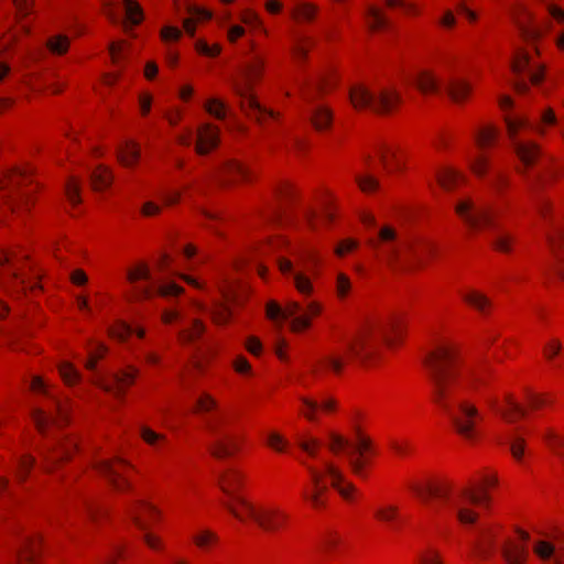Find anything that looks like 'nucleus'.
I'll return each instance as SVG.
<instances>
[{"label": "nucleus", "mask_w": 564, "mask_h": 564, "mask_svg": "<svg viewBox=\"0 0 564 564\" xmlns=\"http://www.w3.org/2000/svg\"><path fill=\"white\" fill-rule=\"evenodd\" d=\"M329 449L335 454L347 449V459L351 470L357 476H364L366 459L364 453L370 448V441L367 437L359 436L357 444H351L347 438L336 433L329 434Z\"/></svg>", "instance_id": "obj_14"}, {"label": "nucleus", "mask_w": 564, "mask_h": 564, "mask_svg": "<svg viewBox=\"0 0 564 564\" xmlns=\"http://www.w3.org/2000/svg\"><path fill=\"white\" fill-rule=\"evenodd\" d=\"M402 333V319L392 317L386 325L369 323L362 326L346 343L345 352H332L322 357L313 367L317 373L319 369L340 373L346 360L356 359L365 364L375 352L377 337H382L391 344V336L398 337Z\"/></svg>", "instance_id": "obj_2"}, {"label": "nucleus", "mask_w": 564, "mask_h": 564, "mask_svg": "<svg viewBox=\"0 0 564 564\" xmlns=\"http://www.w3.org/2000/svg\"><path fill=\"white\" fill-rule=\"evenodd\" d=\"M53 410L44 411L41 409L33 410L32 416L37 430L45 434L51 425H58L66 420V410L59 401H53Z\"/></svg>", "instance_id": "obj_21"}, {"label": "nucleus", "mask_w": 564, "mask_h": 564, "mask_svg": "<svg viewBox=\"0 0 564 564\" xmlns=\"http://www.w3.org/2000/svg\"><path fill=\"white\" fill-rule=\"evenodd\" d=\"M128 281L133 284V291L139 299H148L154 294L163 297L177 296L183 289L175 283L161 284L153 281L149 268L140 264L128 271Z\"/></svg>", "instance_id": "obj_12"}, {"label": "nucleus", "mask_w": 564, "mask_h": 564, "mask_svg": "<svg viewBox=\"0 0 564 564\" xmlns=\"http://www.w3.org/2000/svg\"><path fill=\"white\" fill-rule=\"evenodd\" d=\"M315 13L316 8L310 3H299L291 11V15L299 21H311Z\"/></svg>", "instance_id": "obj_48"}, {"label": "nucleus", "mask_w": 564, "mask_h": 564, "mask_svg": "<svg viewBox=\"0 0 564 564\" xmlns=\"http://www.w3.org/2000/svg\"><path fill=\"white\" fill-rule=\"evenodd\" d=\"M106 347L101 344H98L96 349L90 351L89 359L86 362V368L89 370H94L96 368L97 360L102 358L106 354Z\"/></svg>", "instance_id": "obj_64"}, {"label": "nucleus", "mask_w": 564, "mask_h": 564, "mask_svg": "<svg viewBox=\"0 0 564 564\" xmlns=\"http://www.w3.org/2000/svg\"><path fill=\"white\" fill-rule=\"evenodd\" d=\"M506 124L512 148L519 160L525 166L533 165L541 155V150L536 143L522 138V132L533 129L530 120L523 116L507 117Z\"/></svg>", "instance_id": "obj_11"}, {"label": "nucleus", "mask_w": 564, "mask_h": 564, "mask_svg": "<svg viewBox=\"0 0 564 564\" xmlns=\"http://www.w3.org/2000/svg\"><path fill=\"white\" fill-rule=\"evenodd\" d=\"M264 58L251 53L245 63L242 78L232 84L235 93L240 98L241 109L251 118L262 123L267 118H276L278 113L261 106L252 94V84L261 77Z\"/></svg>", "instance_id": "obj_7"}, {"label": "nucleus", "mask_w": 564, "mask_h": 564, "mask_svg": "<svg viewBox=\"0 0 564 564\" xmlns=\"http://www.w3.org/2000/svg\"><path fill=\"white\" fill-rule=\"evenodd\" d=\"M40 544V539L36 535L22 536L19 546L15 549V556L19 564H31L36 556V549Z\"/></svg>", "instance_id": "obj_28"}, {"label": "nucleus", "mask_w": 564, "mask_h": 564, "mask_svg": "<svg viewBox=\"0 0 564 564\" xmlns=\"http://www.w3.org/2000/svg\"><path fill=\"white\" fill-rule=\"evenodd\" d=\"M351 289V282L347 275L339 273L336 279V292L338 297L344 299Z\"/></svg>", "instance_id": "obj_61"}, {"label": "nucleus", "mask_w": 564, "mask_h": 564, "mask_svg": "<svg viewBox=\"0 0 564 564\" xmlns=\"http://www.w3.org/2000/svg\"><path fill=\"white\" fill-rule=\"evenodd\" d=\"M369 245L372 249L382 252L390 262H401L400 259V246L397 239V231L384 226L379 230L378 239H370ZM404 269L409 265L406 263H400Z\"/></svg>", "instance_id": "obj_17"}, {"label": "nucleus", "mask_w": 564, "mask_h": 564, "mask_svg": "<svg viewBox=\"0 0 564 564\" xmlns=\"http://www.w3.org/2000/svg\"><path fill=\"white\" fill-rule=\"evenodd\" d=\"M413 84L423 93H438L441 90V84L438 78L427 70H422L413 79Z\"/></svg>", "instance_id": "obj_35"}, {"label": "nucleus", "mask_w": 564, "mask_h": 564, "mask_svg": "<svg viewBox=\"0 0 564 564\" xmlns=\"http://www.w3.org/2000/svg\"><path fill=\"white\" fill-rule=\"evenodd\" d=\"M435 403L452 419L456 431L467 440L477 435L482 415L475 404L460 399L457 356L453 347L440 346L424 358Z\"/></svg>", "instance_id": "obj_1"}, {"label": "nucleus", "mask_w": 564, "mask_h": 564, "mask_svg": "<svg viewBox=\"0 0 564 564\" xmlns=\"http://www.w3.org/2000/svg\"><path fill=\"white\" fill-rule=\"evenodd\" d=\"M378 154L381 163L388 172L397 170L401 165L399 159L397 158V153L389 147L380 148Z\"/></svg>", "instance_id": "obj_46"}, {"label": "nucleus", "mask_w": 564, "mask_h": 564, "mask_svg": "<svg viewBox=\"0 0 564 564\" xmlns=\"http://www.w3.org/2000/svg\"><path fill=\"white\" fill-rule=\"evenodd\" d=\"M297 444L299 447L311 457H316L317 449L321 446V442L314 437L300 438Z\"/></svg>", "instance_id": "obj_58"}, {"label": "nucleus", "mask_w": 564, "mask_h": 564, "mask_svg": "<svg viewBox=\"0 0 564 564\" xmlns=\"http://www.w3.org/2000/svg\"><path fill=\"white\" fill-rule=\"evenodd\" d=\"M547 240L556 259L555 274L564 281V261L556 250L557 246L564 242V232L560 228H555L553 232H547Z\"/></svg>", "instance_id": "obj_34"}, {"label": "nucleus", "mask_w": 564, "mask_h": 564, "mask_svg": "<svg viewBox=\"0 0 564 564\" xmlns=\"http://www.w3.org/2000/svg\"><path fill=\"white\" fill-rule=\"evenodd\" d=\"M514 23L521 37L528 43H535L550 30L551 26L550 21L539 23L535 21L534 17L527 11L523 12V15L516 17Z\"/></svg>", "instance_id": "obj_19"}, {"label": "nucleus", "mask_w": 564, "mask_h": 564, "mask_svg": "<svg viewBox=\"0 0 564 564\" xmlns=\"http://www.w3.org/2000/svg\"><path fill=\"white\" fill-rule=\"evenodd\" d=\"M487 403L507 423H513L518 416L525 415V410L510 394L505 397L502 403L497 398H489Z\"/></svg>", "instance_id": "obj_22"}, {"label": "nucleus", "mask_w": 564, "mask_h": 564, "mask_svg": "<svg viewBox=\"0 0 564 564\" xmlns=\"http://www.w3.org/2000/svg\"><path fill=\"white\" fill-rule=\"evenodd\" d=\"M96 468L104 477L109 480L115 489L123 490L128 488V479L126 473L131 467L123 459H102L96 464Z\"/></svg>", "instance_id": "obj_18"}, {"label": "nucleus", "mask_w": 564, "mask_h": 564, "mask_svg": "<svg viewBox=\"0 0 564 564\" xmlns=\"http://www.w3.org/2000/svg\"><path fill=\"white\" fill-rule=\"evenodd\" d=\"M475 139L479 148L489 147L497 139V130L494 127L482 128L476 133Z\"/></svg>", "instance_id": "obj_51"}, {"label": "nucleus", "mask_w": 564, "mask_h": 564, "mask_svg": "<svg viewBox=\"0 0 564 564\" xmlns=\"http://www.w3.org/2000/svg\"><path fill=\"white\" fill-rule=\"evenodd\" d=\"M138 375V369L130 366L121 372L113 373L110 383H102V388L112 393L116 398H121L123 394V387L131 386Z\"/></svg>", "instance_id": "obj_27"}, {"label": "nucleus", "mask_w": 564, "mask_h": 564, "mask_svg": "<svg viewBox=\"0 0 564 564\" xmlns=\"http://www.w3.org/2000/svg\"><path fill=\"white\" fill-rule=\"evenodd\" d=\"M512 70L517 76L514 88L520 93L525 91L528 88L525 75L528 76L529 82L533 85L540 84L543 79L542 66L535 64L531 59L530 55L524 51L517 54L512 63Z\"/></svg>", "instance_id": "obj_15"}, {"label": "nucleus", "mask_w": 564, "mask_h": 564, "mask_svg": "<svg viewBox=\"0 0 564 564\" xmlns=\"http://www.w3.org/2000/svg\"><path fill=\"white\" fill-rule=\"evenodd\" d=\"M219 291L223 295L224 302L217 303L210 311L214 319L219 323H226L229 321L231 311L229 302L236 301V281L229 278H225L219 284Z\"/></svg>", "instance_id": "obj_20"}, {"label": "nucleus", "mask_w": 564, "mask_h": 564, "mask_svg": "<svg viewBox=\"0 0 564 564\" xmlns=\"http://www.w3.org/2000/svg\"><path fill=\"white\" fill-rule=\"evenodd\" d=\"M0 284L3 286L14 283L25 288L29 284L31 289L37 286L41 276L37 271H34L32 280L28 281L22 269L13 261V256L6 251H0Z\"/></svg>", "instance_id": "obj_16"}, {"label": "nucleus", "mask_w": 564, "mask_h": 564, "mask_svg": "<svg viewBox=\"0 0 564 564\" xmlns=\"http://www.w3.org/2000/svg\"><path fill=\"white\" fill-rule=\"evenodd\" d=\"M312 41L305 36L302 35H294V44L292 46V54L294 59L297 63H301L305 59L308 46L311 45Z\"/></svg>", "instance_id": "obj_47"}, {"label": "nucleus", "mask_w": 564, "mask_h": 564, "mask_svg": "<svg viewBox=\"0 0 564 564\" xmlns=\"http://www.w3.org/2000/svg\"><path fill=\"white\" fill-rule=\"evenodd\" d=\"M367 18L369 22V26L372 30H380L388 26L389 22L384 14L375 7H369L367 10Z\"/></svg>", "instance_id": "obj_49"}, {"label": "nucleus", "mask_w": 564, "mask_h": 564, "mask_svg": "<svg viewBox=\"0 0 564 564\" xmlns=\"http://www.w3.org/2000/svg\"><path fill=\"white\" fill-rule=\"evenodd\" d=\"M349 99L356 109H368L379 115L391 112L401 102V96L397 90L388 88L372 90L364 84L350 87Z\"/></svg>", "instance_id": "obj_9"}, {"label": "nucleus", "mask_w": 564, "mask_h": 564, "mask_svg": "<svg viewBox=\"0 0 564 564\" xmlns=\"http://www.w3.org/2000/svg\"><path fill=\"white\" fill-rule=\"evenodd\" d=\"M311 477V489L303 491V497L307 499L316 509L323 508L326 505V496L328 494L329 485L338 490V492L348 499L354 491V486L345 484L341 471L332 463L325 462L323 469H317L306 463H303Z\"/></svg>", "instance_id": "obj_8"}, {"label": "nucleus", "mask_w": 564, "mask_h": 564, "mask_svg": "<svg viewBox=\"0 0 564 564\" xmlns=\"http://www.w3.org/2000/svg\"><path fill=\"white\" fill-rule=\"evenodd\" d=\"M421 564H443L441 553L429 546L420 554Z\"/></svg>", "instance_id": "obj_59"}, {"label": "nucleus", "mask_w": 564, "mask_h": 564, "mask_svg": "<svg viewBox=\"0 0 564 564\" xmlns=\"http://www.w3.org/2000/svg\"><path fill=\"white\" fill-rule=\"evenodd\" d=\"M319 303L311 301L305 306L295 301H290L284 307L276 303H269L267 315L270 319H290L291 329L302 332L311 326V317L321 313Z\"/></svg>", "instance_id": "obj_10"}, {"label": "nucleus", "mask_w": 564, "mask_h": 564, "mask_svg": "<svg viewBox=\"0 0 564 564\" xmlns=\"http://www.w3.org/2000/svg\"><path fill=\"white\" fill-rule=\"evenodd\" d=\"M204 329L205 327L199 321L193 319L191 325L180 333V338L185 343L193 341L204 333Z\"/></svg>", "instance_id": "obj_50"}, {"label": "nucleus", "mask_w": 564, "mask_h": 564, "mask_svg": "<svg viewBox=\"0 0 564 564\" xmlns=\"http://www.w3.org/2000/svg\"><path fill=\"white\" fill-rule=\"evenodd\" d=\"M456 213L470 227L486 229L490 245L497 251H511L513 237L497 221L500 212L487 204H476L471 199L457 203Z\"/></svg>", "instance_id": "obj_6"}, {"label": "nucleus", "mask_w": 564, "mask_h": 564, "mask_svg": "<svg viewBox=\"0 0 564 564\" xmlns=\"http://www.w3.org/2000/svg\"><path fill=\"white\" fill-rule=\"evenodd\" d=\"M205 109L216 119H224L226 117V105L217 98L208 99L205 104Z\"/></svg>", "instance_id": "obj_55"}, {"label": "nucleus", "mask_w": 564, "mask_h": 564, "mask_svg": "<svg viewBox=\"0 0 564 564\" xmlns=\"http://www.w3.org/2000/svg\"><path fill=\"white\" fill-rule=\"evenodd\" d=\"M59 373L67 384H75L80 379L79 372L69 362L59 365Z\"/></svg>", "instance_id": "obj_56"}, {"label": "nucleus", "mask_w": 564, "mask_h": 564, "mask_svg": "<svg viewBox=\"0 0 564 564\" xmlns=\"http://www.w3.org/2000/svg\"><path fill=\"white\" fill-rule=\"evenodd\" d=\"M310 120L316 130L322 131L330 126L333 115L327 107L317 105L312 108Z\"/></svg>", "instance_id": "obj_36"}, {"label": "nucleus", "mask_w": 564, "mask_h": 564, "mask_svg": "<svg viewBox=\"0 0 564 564\" xmlns=\"http://www.w3.org/2000/svg\"><path fill=\"white\" fill-rule=\"evenodd\" d=\"M123 9L126 19L133 25L139 24L143 19V11L135 0H124Z\"/></svg>", "instance_id": "obj_45"}, {"label": "nucleus", "mask_w": 564, "mask_h": 564, "mask_svg": "<svg viewBox=\"0 0 564 564\" xmlns=\"http://www.w3.org/2000/svg\"><path fill=\"white\" fill-rule=\"evenodd\" d=\"M140 158V148L133 141H127L118 150V160L124 166H132Z\"/></svg>", "instance_id": "obj_37"}, {"label": "nucleus", "mask_w": 564, "mask_h": 564, "mask_svg": "<svg viewBox=\"0 0 564 564\" xmlns=\"http://www.w3.org/2000/svg\"><path fill=\"white\" fill-rule=\"evenodd\" d=\"M46 47L52 54L63 55L69 47V37L64 34H56L47 39Z\"/></svg>", "instance_id": "obj_43"}, {"label": "nucleus", "mask_w": 564, "mask_h": 564, "mask_svg": "<svg viewBox=\"0 0 564 564\" xmlns=\"http://www.w3.org/2000/svg\"><path fill=\"white\" fill-rule=\"evenodd\" d=\"M445 93L454 102H463L469 95L471 87L464 79L451 77L444 87Z\"/></svg>", "instance_id": "obj_29"}, {"label": "nucleus", "mask_w": 564, "mask_h": 564, "mask_svg": "<svg viewBox=\"0 0 564 564\" xmlns=\"http://www.w3.org/2000/svg\"><path fill=\"white\" fill-rule=\"evenodd\" d=\"M544 438L549 447L564 462V438L560 437L553 431H547Z\"/></svg>", "instance_id": "obj_52"}, {"label": "nucleus", "mask_w": 564, "mask_h": 564, "mask_svg": "<svg viewBox=\"0 0 564 564\" xmlns=\"http://www.w3.org/2000/svg\"><path fill=\"white\" fill-rule=\"evenodd\" d=\"M305 410L302 411L303 415L308 420H315V412L321 409L322 411L329 413L336 409V400L332 397H324L319 401L311 399H302Z\"/></svg>", "instance_id": "obj_30"}, {"label": "nucleus", "mask_w": 564, "mask_h": 564, "mask_svg": "<svg viewBox=\"0 0 564 564\" xmlns=\"http://www.w3.org/2000/svg\"><path fill=\"white\" fill-rule=\"evenodd\" d=\"M30 171L24 170H14L8 177L4 180L0 178V189H3L7 186H12L14 188H20L22 183L30 177Z\"/></svg>", "instance_id": "obj_44"}, {"label": "nucleus", "mask_w": 564, "mask_h": 564, "mask_svg": "<svg viewBox=\"0 0 564 564\" xmlns=\"http://www.w3.org/2000/svg\"><path fill=\"white\" fill-rule=\"evenodd\" d=\"M501 444H506L509 447L510 453L518 462H521L525 451V440L519 433V429L511 431L508 435L501 440Z\"/></svg>", "instance_id": "obj_33"}, {"label": "nucleus", "mask_w": 564, "mask_h": 564, "mask_svg": "<svg viewBox=\"0 0 564 564\" xmlns=\"http://www.w3.org/2000/svg\"><path fill=\"white\" fill-rule=\"evenodd\" d=\"M91 186L96 191H101L110 186L112 182L111 172L104 165H99L90 174Z\"/></svg>", "instance_id": "obj_38"}, {"label": "nucleus", "mask_w": 564, "mask_h": 564, "mask_svg": "<svg viewBox=\"0 0 564 564\" xmlns=\"http://www.w3.org/2000/svg\"><path fill=\"white\" fill-rule=\"evenodd\" d=\"M356 182L358 183L360 189L365 193H370L379 188L378 180L371 175L357 176Z\"/></svg>", "instance_id": "obj_60"}, {"label": "nucleus", "mask_w": 564, "mask_h": 564, "mask_svg": "<svg viewBox=\"0 0 564 564\" xmlns=\"http://www.w3.org/2000/svg\"><path fill=\"white\" fill-rule=\"evenodd\" d=\"M533 552L542 561L554 560L555 564H564V549L560 552H555V546L546 540H536L533 543Z\"/></svg>", "instance_id": "obj_31"}, {"label": "nucleus", "mask_w": 564, "mask_h": 564, "mask_svg": "<svg viewBox=\"0 0 564 564\" xmlns=\"http://www.w3.org/2000/svg\"><path fill=\"white\" fill-rule=\"evenodd\" d=\"M219 144V129L210 123L202 124L197 130L195 150L198 154L205 155Z\"/></svg>", "instance_id": "obj_24"}, {"label": "nucleus", "mask_w": 564, "mask_h": 564, "mask_svg": "<svg viewBox=\"0 0 564 564\" xmlns=\"http://www.w3.org/2000/svg\"><path fill=\"white\" fill-rule=\"evenodd\" d=\"M140 436L148 445L158 452L162 451L167 443L164 434L156 433L145 425L140 427Z\"/></svg>", "instance_id": "obj_39"}, {"label": "nucleus", "mask_w": 564, "mask_h": 564, "mask_svg": "<svg viewBox=\"0 0 564 564\" xmlns=\"http://www.w3.org/2000/svg\"><path fill=\"white\" fill-rule=\"evenodd\" d=\"M470 165L478 176H484L488 171V160L484 155H477L470 159Z\"/></svg>", "instance_id": "obj_63"}, {"label": "nucleus", "mask_w": 564, "mask_h": 564, "mask_svg": "<svg viewBox=\"0 0 564 564\" xmlns=\"http://www.w3.org/2000/svg\"><path fill=\"white\" fill-rule=\"evenodd\" d=\"M463 299L482 314H486L491 305L487 296L476 291L463 294Z\"/></svg>", "instance_id": "obj_40"}, {"label": "nucleus", "mask_w": 564, "mask_h": 564, "mask_svg": "<svg viewBox=\"0 0 564 564\" xmlns=\"http://www.w3.org/2000/svg\"><path fill=\"white\" fill-rule=\"evenodd\" d=\"M219 484L223 491L230 497L231 502H226L225 507L238 520L246 521L252 519L261 529L265 531L278 530L286 519V516L278 509L257 508L243 497L235 494V488L240 484V475L236 470H228L219 477Z\"/></svg>", "instance_id": "obj_5"}, {"label": "nucleus", "mask_w": 564, "mask_h": 564, "mask_svg": "<svg viewBox=\"0 0 564 564\" xmlns=\"http://www.w3.org/2000/svg\"><path fill=\"white\" fill-rule=\"evenodd\" d=\"M128 513L139 529L145 530L147 524L143 517H154L158 513V511L152 505L143 501H138L135 502L134 506L129 508Z\"/></svg>", "instance_id": "obj_32"}, {"label": "nucleus", "mask_w": 564, "mask_h": 564, "mask_svg": "<svg viewBox=\"0 0 564 564\" xmlns=\"http://www.w3.org/2000/svg\"><path fill=\"white\" fill-rule=\"evenodd\" d=\"M236 176L248 181L250 178V171L232 159L224 161L215 172V177L223 186L230 184Z\"/></svg>", "instance_id": "obj_23"}, {"label": "nucleus", "mask_w": 564, "mask_h": 564, "mask_svg": "<svg viewBox=\"0 0 564 564\" xmlns=\"http://www.w3.org/2000/svg\"><path fill=\"white\" fill-rule=\"evenodd\" d=\"M460 178L462 176L456 171L448 167L436 171V180L445 189H452Z\"/></svg>", "instance_id": "obj_41"}, {"label": "nucleus", "mask_w": 564, "mask_h": 564, "mask_svg": "<svg viewBox=\"0 0 564 564\" xmlns=\"http://www.w3.org/2000/svg\"><path fill=\"white\" fill-rule=\"evenodd\" d=\"M497 484V478L494 476H486L482 479V486L479 489L465 487L455 490L451 484L443 482L431 485L426 488L414 487V491L422 498L424 502H429L430 498L441 500L445 506L452 509L460 523L474 524L477 520V513L466 508V503L484 505L489 502L488 487H494Z\"/></svg>", "instance_id": "obj_4"}, {"label": "nucleus", "mask_w": 564, "mask_h": 564, "mask_svg": "<svg viewBox=\"0 0 564 564\" xmlns=\"http://www.w3.org/2000/svg\"><path fill=\"white\" fill-rule=\"evenodd\" d=\"M76 447V443L70 440L59 438L50 444L43 452L46 468H51L58 462L67 458L70 452Z\"/></svg>", "instance_id": "obj_25"}, {"label": "nucleus", "mask_w": 564, "mask_h": 564, "mask_svg": "<svg viewBox=\"0 0 564 564\" xmlns=\"http://www.w3.org/2000/svg\"><path fill=\"white\" fill-rule=\"evenodd\" d=\"M193 540L198 547L207 549L217 543L218 538L212 531L204 530L194 535Z\"/></svg>", "instance_id": "obj_57"}, {"label": "nucleus", "mask_w": 564, "mask_h": 564, "mask_svg": "<svg viewBox=\"0 0 564 564\" xmlns=\"http://www.w3.org/2000/svg\"><path fill=\"white\" fill-rule=\"evenodd\" d=\"M376 517L387 523H395L399 521V509L395 506H386L376 510Z\"/></svg>", "instance_id": "obj_54"}, {"label": "nucleus", "mask_w": 564, "mask_h": 564, "mask_svg": "<svg viewBox=\"0 0 564 564\" xmlns=\"http://www.w3.org/2000/svg\"><path fill=\"white\" fill-rule=\"evenodd\" d=\"M66 196L73 205H77L80 202L79 198V183L75 178H70L66 184Z\"/></svg>", "instance_id": "obj_62"}, {"label": "nucleus", "mask_w": 564, "mask_h": 564, "mask_svg": "<svg viewBox=\"0 0 564 564\" xmlns=\"http://www.w3.org/2000/svg\"><path fill=\"white\" fill-rule=\"evenodd\" d=\"M206 424L213 437L208 448L214 457H229L239 451L241 438L224 426L223 417L209 419Z\"/></svg>", "instance_id": "obj_13"}, {"label": "nucleus", "mask_w": 564, "mask_h": 564, "mask_svg": "<svg viewBox=\"0 0 564 564\" xmlns=\"http://www.w3.org/2000/svg\"><path fill=\"white\" fill-rule=\"evenodd\" d=\"M279 268L283 274L292 276L296 290L303 295H310L313 292V285L310 278L300 271L293 270V264L285 258L278 259Z\"/></svg>", "instance_id": "obj_26"}, {"label": "nucleus", "mask_w": 564, "mask_h": 564, "mask_svg": "<svg viewBox=\"0 0 564 564\" xmlns=\"http://www.w3.org/2000/svg\"><path fill=\"white\" fill-rule=\"evenodd\" d=\"M109 333L112 337L124 340L127 337H129L132 334H137L139 337L144 336V330L141 328H134L131 325H128L123 322L117 323L115 326H112L109 329Z\"/></svg>", "instance_id": "obj_42"}, {"label": "nucleus", "mask_w": 564, "mask_h": 564, "mask_svg": "<svg viewBox=\"0 0 564 564\" xmlns=\"http://www.w3.org/2000/svg\"><path fill=\"white\" fill-rule=\"evenodd\" d=\"M297 85H299V89H300L302 98L305 101L311 102L314 99L315 91L322 89L323 83L321 80H318L316 83H310L307 80H303V82H300Z\"/></svg>", "instance_id": "obj_53"}, {"label": "nucleus", "mask_w": 564, "mask_h": 564, "mask_svg": "<svg viewBox=\"0 0 564 564\" xmlns=\"http://www.w3.org/2000/svg\"><path fill=\"white\" fill-rule=\"evenodd\" d=\"M530 535L523 530L506 535L498 528L480 524L475 531L471 542L474 553L481 560L499 554L505 564H527Z\"/></svg>", "instance_id": "obj_3"}]
</instances>
